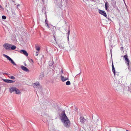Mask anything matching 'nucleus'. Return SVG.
<instances>
[{
  "mask_svg": "<svg viewBox=\"0 0 131 131\" xmlns=\"http://www.w3.org/2000/svg\"><path fill=\"white\" fill-rule=\"evenodd\" d=\"M93 121H94L93 123L97 127L98 124H99V121L98 120V119H95V120H94Z\"/></svg>",
  "mask_w": 131,
  "mask_h": 131,
  "instance_id": "nucleus-15",
  "label": "nucleus"
},
{
  "mask_svg": "<svg viewBox=\"0 0 131 131\" xmlns=\"http://www.w3.org/2000/svg\"><path fill=\"white\" fill-rule=\"evenodd\" d=\"M122 57H123L125 59V62L128 66V68L129 67V62L130 61L128 59L127 54H126L124 56H122Z\"/></svg>",
  "mask_w": 131,
  "mask_h": 131,
  "instance_id": "nucleus-3",
  "label": "nucleus"
},
{
  "mask_svg": "<svg viewBox=\"0 0 131 131\" xmlns=\"http://www.w3.org/2000/svg\"><path fill=\"white\" fill-rule=\"evenodd\" d=\"M31 60L32 62H33V60L32 59H31Z\"/></svg>",
  "mask_w": 131,
  "mask_h": 131,
  "instance_id": "nucleus-36",
  "label": "nucleus"
},
{
  "mask_svg": "<svg viewBox=\"0 0 131 131\" xmlns=\"http://www.w3.org/2000/svg\"><path fill=\"white\" fill-rule=\"evenodd\" d=\"M44 75L43 73H41L40 74V78L42 79L44 77Z\"/></svg>",
  "mask_w": 131,
  "mask_h": 131,
  "instance_id": "nucleus-24",
  "label": "nucleus"
},
{
  "mask_svg": "<svg viewBox=\"0 0 131 131\" xmlns=\"http://www.w3.org/2000/svg\"><path fill=\"white\" fill-rule=\"evenodd\" d=\"M40 85V84L39 82H37L34 83L33 86L35 88H37V87H39Z\"/></svg>",
  "mask_w": 131,
  "mask_h": 131,
  "instance_id": "nucleus-13",
  "label": "nucleus"
},
{
  "mask_svg": "<svg viewBox=\"0 0 131 131\" xmlns=\"http://www.w3.org/2000/svg\"><path fill=\"white\" fill-rule=\"evenodd\" d=\"M10 78L12 79H15V77L14 76H11Z\"/></svg>",
  "mask_w": 131,
  "mask_h": 131,
  "instance_id": "nucleus-29",
  "label": "nucleus"
},
{
  "mask_svg": "<svg viewBox=\"0 0 131 131\" xmlns=\"http://www.w3.org/2000/svg\"><path fill=\"white\" fill-rule=\"evenodd\" d=\"M2 18L3 19H6V17L5 16H3Z\"/></svg>",
  "mask_w": 131,
  "mask_h": 131,
  "instance_id": "nucleus-28",
  "label": "nucleus"
},
{
  "mask_svg": "<svg viewBox=\"0 0 131 131\" xmlns=\"http://www.w3.org/2000/svg\"><path fill=\"white\" fill-rule=\"evenodd\" d=\"M11 44L8 43H5L3 45V47L6 50H10Z\"/></svg>",
  "mask_w": 131,
  "mask_h": 131,
  "instance_id": "nucleus-5",
  "label": "nucleus"
},
{
  "mask_svg": "<svg viewBox=\"0 0 131 131\" xmlns=\"http://www.w3.org/2000/svg\"><path fill=\"white\" fill-rule=\"evenodd\" d=\"M38 51L36 52V55H35L36 56H38Z\"/></svg>",
  "mask_w": 131,
  "mask_h": 131,
  "instance_id": "nucleus-30",
  "label": "nucleus"
},
{
  "mask_svg": "<svg viewBox=\"0 0 131 131\" xmlns=\"http://www.w3.org/2000/svg\"><path fill=\"white\" fill-rule=\"evenodd\" d=\"M20 52L22 54H24L26 56H28V54L27 52L25 50H21Z\"/></svg>",
  "mask_w": 131,
  "mask_h": 131,
  "instance_id": "nucleus-8",
  "label": "nucleus"
},
{
  "mask_svg": "<svg viewBox=\"0 0 131 131\" xmlns=\"http://www.w3.org/2000/svg\"><path fill=\"white\" fill-rule=\"evenodd\" d=\"M45 22L46 24V26L48 27H49V25L48 24V21L47 20V19L46 18L45 20Z\"/></svg>",
  "mask_w": 131,
  "mask_h": 131,
  "instance_id": "nucleus-21",
  "label": "nucleus"
},
{
  "mask_svg": "<svg viewBox=\"0 0 131 131\" xmlns=\"http://www.w3.org/2000/svg\"><path fill=\"white\" fill-rule=\"evenodd\" d=\"M109 131H111V130H110Z\"/></svg>",
  "mask_w": 131,
  "mask_h": 131,
  "instance_id": "nucleus-38",
  "label": "nucleus"
},
{
  "mask_svg": "<svg viewBox=\"0 0 131 131\" xmlns=\"http://www.w3.org/2000/svg\"><path fill=\"white\" fill-rule=\"evenodd\" d=\"M21 68L23 70L25 71L28 72L29 71V70L26 67L23 66H21Z\"/></svg>",
  "mask_w": 131,
  "mask_h": 131,
  "instance_id": "nucleus-10",
  "label": "nucleus"
},
{
  "mask_svg": "<svg viewBox=\"0 0 131 131\" xmlns=\"http://www.w3.org/2000/svg\"><path fill=\"white\" fill-rule=\"evenodd\" d=\"M62 118V121L63 123L64 126L67 128L69 127L70 125V121L69 120L64 112L63 113Z\"/></svg>",
  "mask_w": 131,
  "mask_h": 131,
  "instance_id": "nucleus-1",
  "label": "nucleus"
},
{
  "mask_svg": "<svg viewBox=\"0 0 131 131\" xmlns=\"http://www.w3.org/2000/svg\"><path fill=\"white\" fill-rule=\"evenodd\" d=\"M123 47H121V50H123Z\"/></svg>",
  "mask_w": 131,
  "mask_h": 131,
  "instance_id": "nucleus-31",
  "label": "nucleus"
},
{
  "mask_svg": "<svg viewBox=\"0 0 131 131\" xmlns=\"http://www.w3.org/2000/svg\"><path fill=\"white\" fill-rule=\"evenodd\" d=\"M3 80L4 82H5L7 83H12L13 82H14V81L10 80H9L8 79H3Z\"/></svg>",
  "mask_w": 131,
  "mask_h": 131,
  "instance_id": "nucleus-11",
  "label": "nucleus"
},
{
  "mask_svg": "<svg viewBox=\"0 0 131 131\" xmlns=\"http://www.w3.org/2000/svg\"><path fill=\"white\" fill-rule=\"evenodd\" d=\"M11 46L10 47V50H14L15 49L16 47L15 46L12 45L11 44Z\"/></svg>",
  "mask_w": 131,
  "mask_h": 131,
  "instance_id": "nucleus-16",
  "label": "nucleus"
},
{
  "mask_svg": "<svg viewBox=\"0 0 131 131\" xmlns=\"http://www.w3.org/2000/svg\"><path fill=\"white\" fill-rule=\"evenodd\" d=\"M70 84V82L69 81H67L66 83V84L68 85H69Z\"/></svg>",
  "mask_w": 131,
  "mask_h": 131,
  "instance_id": "nucleus-25",
  "label": "nucleus"
},
{
  "mask_svg": "<svg viewBox=\"0 0 131 131\" xmlns=\"http://www.w3.org/2000/svg\"><path fill=\"white\" fill-rule=\"evenodd\" d=\"M59 46L60 48L63 49L64 46L62 44H60L59 45Z\"/></svg>",
  "mask_w": 131,
  "mask_h": 131,
  "instance_id": "nucleus-22",
  "label": "nucleus"
},
{
  "mask_svg": "<svg viewBox=\"0 0 131 131\" xmlns=\"http://www.w3.org/2000/svg\"><path fill=\"white\" fill-rule=\"evenodd\" d=\"M3 56L6 58L8 60L11 61V63L14 65L16 66V64L15 63L13 60L8 56L5 54H3Z\"/></svg>",
  "mask_w": 131,
  "mask_h": 131,
  "instance_id": "nucleus-4",
  "label": "nucleus"
},
{
  "mask_svg": "<svg viewBox=\"0 0 131 131\" xmlns=\"http://www.w3.org/2000/svg\"><path fill=\"white\" fill-rule=\"evenodd\" d=\"M61 80L63 82H64V81L67 80H68L69 79L68 78H66L64 77L63 76L61 75Z\"/></svg>",
  "mask_w": 131,
  "mask_h": 131,
  "instance_id": "nucleus-12",
  "label": "nucleus"
},
{
  "mask_svg": "<svg viewBox=\"0 0 131 131\" xmlns=\"http://www.w3.org/2000/svg\"><path fill=\"white\" fill-rule=\"evenodd\" d=\"M3 74H6V75H7L8 74H7V73H4Z\"/></svg>",
  "mask_w": 131,
  "mask_h": 131,
  "instance_id": "nucleus-32",
  "label": "nucleus"
},
{
  "mask_svg": "<svg viewBox=\"0 0 131 131\" xmlns=\"http://www.w3.org/2000/svg\"><path fill=\"white\" fill-rule=\"evenodd\" d=\"M126 87H127L128 88H127V90H126V91L125 92H126V93H128V92H130L131 93V88H129L128 86H126Z\"/></svg>",
  "mask_w": 131,
  "mask_h": 131,
  "instance_id": "nucleus-18",
  "label": "nucleus"
},
{
  "mask_svg": "<svg viewBox=\"0 0 131 131\" xmlns=\"http://www.w3.org/2000/svg\"><path fill=\"white\" fill-rule=\"evenodd\" d=\"M99 12L100 14L103 15L105 17H106L107 15L106 13L104 11L99 10Z\"/></svg>",
  "mask_w": 131,
  "mask_h": 131,
  "instance_id": "nucleus-7",
  "label": "nucleus"
},
{
  "mask_svg": "<svg viewBox=\"0 0 131 131\" xmlns=\"http://www.w3.org/2000/svg\"><path fill=\"white\" fill-rule=\"evenodd\" d=\"M128 88L127 87H126L125 85H123L122 86L120 84H118L115 87V89L117 91H120L123 94H125L127 92H125L126 90H127Z\"/></svg>",
  "mask_w": 131,
  "mask_h": 131,
  "instance_id": "nucleus-2",
  "label": "nucleus"
},
{
  "mask_svg": "<svg viewBox=\"0 0 131 131\" xmlns=\"http://www.w3.org/2000/svg\"><path fill=\"white\" fill-rule=\"evenodd\" d=\"M61 72L62 73H63V71L62 70H61Z\"/></svg>",
  "mask_w": 131,
  "mask_h": 131,
  "instance_id": "nucleus-35",
  "label": "nucleus"
},
{
  "mask_svg": "<svg viewBox=\"0 0 131 131\" xmlns=\"http://www.w3.org/2000/svg\"><path fill=\"white\" fill-rule=\"evenodd\" d=\"M0 8H3L0 5Z\"/></svg>",
  "mask_w": 131,
  "mask_h": 131,
  "instance_id": "nucleus-33",
  "label": "nucleus"
},
{
  "mask_svg": "<svg viewBox=\"0 0 131 131\" xmlns=\"http://www.w3.org/2000/svg\"><path fill=\"white\" fill-rule=\"evenodd\" d=\"M112 4L114 7H115L116 6V2L114 0H111Z\"/></svg>",
  "mask_w": 131,
  "mask_h": 131,
  "instance_id": "nucleus-14",
  "label": "nucleus"
},
{
  "mask_svg": "<svg viewBox=\"0 0 131 131\" xmlns=\"http://www.w3.org/2000/svg\"><path fill=\"white\" fill-rule=\"evenodd\" d=\"M15 92L16 94H19L20 93V91L19 90L16 88Z\"/></svg>",
  "mask_w": 131,
  "mask_h": 131,
  "instance_id": "nucleus-20",
  "label": "nucleus"
},
{
  "mask_svg": "<svg viewBox=\"0 0 131 131\" xmlns=\"http://www.w3.org/2000/svg\"><path fill=\"white\" fill-rule=\"evenodd\" d=\"M53 33V36L54 37V40L56 41V38H55V32H54V33Z\"/></svg>",
  "mask_w": 131,
  "mask_h": 131,
  "instance_id": "nucleus-27",
  "label": "nucleus"
},
{
  "mask_svg": "<svg viewBox=\"0 0 131 131\" xmlns=\"http://www.w3.org/2000/svg\"><path fill=\"white\" fill-rule=\"evenodd\" d=\"M70 30H69H69H68V32L67 33V34L68 35L67 38H68V39H69V35H70Z\"/></svg>",
  "mask_w": 131,
  "mask_h": 131,
  "instance_id": "nucleus-26",
  "label": "nucleus"
},
{
  "mask_svg": "<svg viewBox=\"0 0 131 131\" xmlns=\"http://www.w3.org/2000/svg\"><path fill=\"white\" fill-rule=\"evenodd\" d=\"M24 65L25 66H27V64H26L25 63H24Z\"/></svg>",
  "mask_w": 131,
  "mask_h": 131,
  "instance_id": "nucleus-34",
  "label": "nucleus"
},
{
  "mask_svg": "<svg viewBox=\"0 0 131 131\" xmlns=\"http://www.w3.org/2000/svg\"><path fill=\"white\" fill-rule=\"evenodd\" d=\"M80 122L83 125L85 124V122L86 121V119H85L84 117L81 116L80 118Z\"/></svg>",
  "mask_w": 131,
  "mask_h": 131,
  "instance_id": "nucleus-6",
  "label": "nucleus"
},
{
  "mask_svg": "<svg viewBox=\"0 0 131 131\" xmlns=\"http://www.w3.org/2000/svg\"><path fill=\"white\" fill-rule=\"evenodd\" d=\"M105 9L107 10L108 7V4L107 2H106L105 3Z\"/></svg>",
  "mask_w": 131,
  "mask_h": 131,
  "instance_id": "nucleus-19",
  "label": "nucleus"
},
{
  "mask_svg": "<svg viewBox=\"0 0 131 131\" xmlns=\"http://www.w3.org/2000/svg\"><path fill=\"white\" fill-rule=\"evenodd\" d=\"M112 71L113 72L114 75H115V69L114 66L113 64V62H112Z\"/></svg>",
  "mask_w": 131,
  "mask_h": 131,
  "instance_id": "nucleus-17",
  "label": "nucleus"
},
{
  "mask_svg": "<svg viewBox=\"0 0 131 131\" xmlns=\"http://www.w3.org/2000/svg\"><path fill=\"white\" fill-rule=\"evenodd\" d=\"M35 48L36 50L37 51H39L40 50V47L39 46L36 45Z\"/></svg>",
  "mask_w": 131,
  "mask_h": 131,
  "instance_id": "nucleus-23",
  "label": "nucleus"
},
{
  "mask_svg": "<svg viewBox=\"0 0 131 131\" xmlns=\"http://www.w3.org/2000/svg\"><path fill=\"white\" fill-rule=\"evenodd\" d=\"M81 73V72L80 73H79V74H80Z\"/></svg>",
  "mask_w": 131,
  "mask_h": 131,
  "instance_id": "nucleus-37",
  "label": "nucleus"
},
{
  "mask_svg": "<svg viewBox=\"0 0 131 131\" xmlns=\"http://www.w3.org/2000/svg\"><path fill=\"white\" fill-rule=\"evenodd\" d=\"M16 87H10L9 89V91L10 93H12L14 91H15L16 90Z\"/></svg>",
  "mask_w": 131,
  "mask_h": 131,
  "instance_id": "nucleus-9",
  "label": "nucleus"
}]
</instances>
